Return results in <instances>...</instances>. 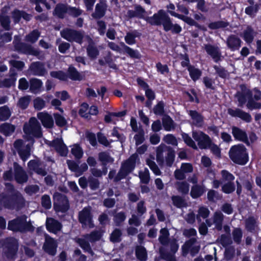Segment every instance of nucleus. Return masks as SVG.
I'll list each match as a JSON object with an SVG mask.
<instances>
[{
	"label": "nucleus",
	"instance_id": "58836bf2",
	"mask_svg": "<svg viewBox=\"0 0 261 261\" xmlns=\"http://www.w3.org/2000/svg\"><path fill=\"white\" fill-rule=\"evenodd\" d=\"M141 36V33L136 30L128 32L125 37L126 43L129 45H133L136 43L135 38Z\"/></svg>",
	"mask_w": 261,
	"mask_h": 261
},
{
	"label": "nucleus",
	"instance_id": "a18cd8bd",
	"mask_svg": "<svg viewBox=\"0 0 261 261\" xmlns=\"http://www.w3.org/2000/svg\"><path fill=\"white\" fill-rule=\"evenodd\" d=\"M169 232L167 228H164L161 229L160 230V236L159 238L161 244L164 246L167 245L169 242Z\"/></svg>",
	"mask_w": 261,
	"mask_h": 261
},
{
	"label": "nucleus",
	"instance_id": "a19ab883",
	"mask_svg": "<svg viewBox=\"0 0 261 261\" xmlns=\"http://www.w3.org/2000/svg\"><path fill=\"white\" fill-rule=\"evenodd\" d=\"M68 6L64 4H58L55 9L54 14L59 18H63L68 13Z\"/></svg>",
	"mask_w": 261,
	"mask_h": 261
},
{
	"label": "nucleus",
	"instance_id": "603ef678",
	"mask_svg": "<svg viewBox=\"0 0 261 261\" xmlns=\"http://www.w3.org/2000/svg\"><path fill=\"white\" fill-rule=\"evenodd\" d=\"M137 258L141 261H145L147 259V252L145 248L142 246H137L136 249Z\"/></svg>",
	"mask_w": 261,
	"mask_h": 261
},
{
	"label": "nucleus",
	"instance_id": "412c9836",
	"mask_svg": "<svg viewBox=\"0 0 261 261\" xmlns=\"http://www.w3.org/2000/svg\"><path fill=\"white\" fill-rule=\"evenodd\" d=\"M28 167L30 170L34 171L38 175L45 176L46 171L45 170L42 163L38 160H31L28 164Z\"/></svg>",
	"mask_w": 261,
	"mask_h": 261
},
{
	"label": "nucleus",
	"instance_id": "9b49d317",
	"mask_svg": "<svg viewBox=\"0 0 261 261\" xmlns=\"http://www.w3.org/2000/svg\"><path fill=\"white\" fill-rule=\"evenodd\" d=\"M91 211V208L88 206L85 207L79 213V219L83 227L92 228L94 227Z\"/></svg>",
	"mask_w": 261,
	"mask_h": 261
},
{
	"label": "nucleus",
	"instance_id": "9d476101",
	"mask_svg": "<svg viewBox=\"0 0 261 261\" xmlns=\"http://www.w3.org/2000/svg\"><path fill=\"white\" fill-rule=\"evenodd\" d=\"M54 208L57 212H65L69 208L67 197L61 194L56 193L54 196Z\"/></svg>",
	"mask_w": 261,
	"mask_h": 261
},
{
	"label": "nucleus",
	"instance_id": "6e6552de",
	"mask_svg": "<svg viewBox=\"0 0 261 261\" xmlns=\"http://www.w3.org/2000/svg\"><path fill=\"white\" fill-rule=\"evenodd\" d=\"M101 236V231H94L90 234H86L81 238L75 239V241L85 251L91 253L92 252L91 248L88 241L93 242L98 241Z\"/></svg>",
	"mask_w": 261,
	"mask_h": 261
},
{
	"label": "nucleus",
	"instance_id": "cd10ccee",
	"mask_svg": "<svg viewBox=\"0 0 261 261\" xmlns=\"http://www.w3.org/2000/svg\"><path fill=\"white\" fill-rule=\"evenodd\" d=\"M241 42V39L235 35L229 36L226 41L227 45L231 51L238 50Z\"/></svg>",
	"mask_w": 261,
	"mask_h": 261
},
{
	"label": "nucleus",
	"instance_id": "c85d7f7f",
	"mask_svg": "<svg viewBox=\"0 0 261 261\" xmlns=\"http://www.w3.org/2000/svg\"><path fill=\"white\" fill-rule=\"evenodd\" d=\"M47 229L53 233H57L62 227L61 224L53 218H47L46 222Z\"/></svg>",
	"mask_w": 261,
	"mask_h": 261
},
{
	"label": "nucleus",
	"instance_id": "0eeeda50",
	"mask_svg": "<svg viewBox=\"0 0 261 261\" xmlns=\"http://www.w3.org/2000/svg\"><path fill=\"white\" fill-rule=\"evenodd\" d=\"M139 160L137 154L132 155L127 160L124 162L117 175L115 177V181H119L125 178L135 169L136 163Z\"/></svg>",
	"mask_w": 261,
	"mask_h": 261
},
{
	"label": "nucleus",
	"instance_id": "393cba45",
	"mask_svg": "<svg viewBox=\"0 0 261 261\" xmlns=\"http://www.w3.org/2000/svg\"><path fill=\"white\" fill-rule=\"evenodd\" d=\"M51 145L62 156H66L68 153V149L61 139H56L52 142Z\"/></svg>",
	"mask_w": 261,
	"mask_h": 261
},
{
	"label": "nucleus",
	"instance_id": "c9c22d12",
	"mask_svg": "<svg viewBox=\"0 0 261 261\" xmlns=\"http://www.w3.org/2000/svg\"><path fill=\"white\" fill-rule=\"evenodd\" d=\"M107 9L105 4L100 3L96 5L95 12L92 14L94 18H100L104 16Z\"/></svg>",
	"mask_w": 261,
	"mask_h": 261
},
{
	"label": "nucleus",
	"instance_id": "13d9d810",
	"mask_svg": "<svg viewBox=\"0 0 261 261\" xmlns=\"http://www.w3.org/2000/svg\"><path fill=\"white\" fill-rule=\"evenodd\" d=\"M163 125L164 129L167 131H170L174 128L173 121L169 117L163 119Z\"/></svg>",
	"mask_w": 261,
	"mask_h": 261
},
{
	"label": "nucleus",
	"instance_id": "1a4fd4ad",
	"mask_svg": "<svg viewBox=\"0 0 261 261\" xmlns=\"http://www.w3.org/2000/svg\"><path fill=\"white\" fill-rule=\"evenodd\" d=\"M166 151H167V155L166 157V165L168 166H171L174 161V152L171 148L167 147L164 144H161L156 149V161L160 165H162L164 163L163 152Z\"/></svg>",
	"mask_w": 261,
	"mask_h": 261
},
{
	"label": "nucleus",
	"instance_id": "5701e85b",
	"mask_svg": "<svg viewBox=\"0 0 261 261\" xmlns=\"http://www.w3.org/2000/svg\"><path fill=\"white\" fill-rule=\"evenodd\" d=\"M14 177L16 181L22 184L27 182L28 175L23 169L16 163H14Z\"/></svg>",
	"mask_w": 261,
	"mask_h": 261
},
{
	"label": "nucleus",
	"instance_id": "72a5a7b5",
	"mask_svg": "<svg viewBox=\"0 0 261 261\" xmlns=\"http://www.w3.org/2000/svg\"><path fill=\"white\" fill-rule=\"evenodd\" d=\"M86 38L89 40V44L87 47V55L90 59H95L99 55V50L96 46L93 44L92 39L88 36H87Z\"/></svg>",
	"mask_w": 261,
	"mask_h": 261
},
{
	"label": "nucleus",
	"instance_id": "e433bc0d",
	"mask_svg": "<svg viewBox=\"0 0 261 261\" xmlns=\"http://www.w3.org/2000/svg\"><path fill=\"white\" fill-rule=\"evenodd\" d=\"M15 129V126L8 123H4L0 125V133L5 136L11 135Z\"/></svg>",
	"mask_w": 261,
	"mask_h": 261
},
{
	"label": "nucleus",
	"instance_id": "a878e982",
	"mask_svg": "<svg viewBox=\"0 0 261 261\" xmlns=\"http://www.w3.org/2000/svg\"><path fill=\"white\" fill-rule=\"evenodd\" d=\"M43 248L45 252L54 255L56 252L57 244L53 239L46 235Z\"/></svg>",
	"mask_w": 261,
	"mask_h": 261
},
{
	"label": "nucleus",
	"instance_id": "4be33fe9",
	"mask_svg": "<svg viewBox=\"0 0 261 261\" xmlns=\"http://www.w3.org/2000/svg\"><path fill=\"white\" fill-rule=\"evenodd\" d=\"M38 119L41 122L44 127L51 128L54 126V119L51 115L46 112H39L37 114Z\"/></svg>",
	"mask_w": 261,
	"mask_h": 261
},
{
	"label": "nucleus",
	"instance_id": "39448f33",
	"mask_svg": "<svg viewBox=\"0 0 261 261\" xmlns=\"http://www.w3.org/2000/svg\"><path fill=\"white\" fill-rule=\"evenodd\" d=\"M229 155L231 160L238 164L245 165L248 161V154L246 148L243 145L232 146Z\"/></svg>",
	"mask_w": 261,
	"mask_h": 261
},
{
	"label": "nucleus",
	"instance_id": "864d4df0",
	"mask_svg": "<svg viewBox=\"0 0 261 261\" xmlns=\"http://www.w3.org/2000/svg\"><path fill=\"white\" fill-rule=\"evenodd\" d=\"M71 152L72 154L76 159H80L83 155V149L77 144H74L72 146Z\"/></svg>",
	"mask_w": 261,
	"mask_h": 261
},
{
	"label": "nucleus",
	"instance_id": "a211bd4d",
	"mask_svg": "<svg viewBox=\"0 0 261 261\" xmlns=\"http://www.w3.org/2000/svg\"><path fill=\"white\" fill-rule=\"evenodd\" d=\"M227 113L231 116L239 118L246 122H250L252 119L251 116L249 113L239 108H229Z\"/></svg>",
	"mask_w": 261,
	"mask_h": 261
},
{
	"label": "nucleus",
	"instance_id": "49530a36",
	"mask_svg": "<svg viewBox=\"0 0 261 261\" xmlns=\"http://www.w3.org/2000/svg\"><path fill=\"white\" fill-rule=\"evenodd\" d=\"M42 86V82L41 80L33 79L30 81V90L34 93L39 92Z\"/></svg>",
	"mask_w": 261,
	"mask_h": 261
},
{
	"label": "nucleus",
	"instance_id": "4468645a",
	"mask_svg": "<svg viewBox=\"0 0 261 261\" xmlns=\"http://www.w3.org/2000/svg\"><path fill=\"white\" fill-rule=\"evenodd\" d=\"M17 38V37H15L13 42L16 50L27 55H32L34 56L38 55L39 52L37 50L34 48L31 45L18 42Z\"/></svg>",
	"mask_w": 261,
	"mask_h": 261
},
{
	"label": "nucleus",
	"instance_id": "f3484780",
	"mask_svg": "<svg viewBox=\"0 0 261 261\" xmlns=\"http://www.w3.org/2000/svg\"><path fill=\"white\" fill-rule=\"evenodd\" d=\"M223 217V215L221 212L217 211L211 219L206 220V224L209 227L214 224L216 229L221 230L222 229Z\"/></svg>",
	"mask_w": 261,
	"mask_h": 261
},
{
	"label": "nucleus",
	"instance_id": "8fccbe9b",
	"mask_svg": "<svg viewBox=\"0 0 261 261\" xmlns=\"http://www.w3.org/2000/svg\"><path fill=\"white\" fill-rule=\"evenodd\" d=\"M175 187L182 194H187L189 191V185L187 181H177L175 184Z\"/></svg>",
	"mask_w": 261,
	"mask_h": 261
},
{
	"label": "nucleus",
	"instance_id": "4d7b16f0",
	"mask_svg": "<svg viewBox=\"0 0 261 261\" xmlns=\"http://www.w3.org/2000/svg\"><path fill=\"white\" fill-rule=\"evenodd\" d=\"M122 46L124 47L125 52L132 58L138 59L140 55L137 50H134L125 45L123 42L121 43Z\"/></svg>",
	"mask_w": 261,
	"mask_h": 261
},
{
	"label": "nucleus",
	"instance_id": "bf43d9fd",
	"mask_svg": "<svg viewBox=\"0 0 261 261\" xmlns=\"http://www.w3.org/2000/svg\"><path fill=\"white\" fill-rule=\"evenodd\" d=\"M228 25V23L224 21H218L211 22L208 24V27L211 29L215 30L220 28H224Z\"/></svg>",
	"mask_w": 261,
	"mask_h": 261
},
{
	"label": "nucleus",
	"instance_id": "052dcab7",
	"mask_svg": "<svg viewBox=\"0 0 261 261\" xmlns=\"http://www.w3.org/2000/svg\"><path fill=\"white\" fill-rule=\"evenodd\" d=\"M259 9V5L257 4L254 6H250L246 8L245 13L250 16L253 17L255 16Z\"/></svg>",
	"mask_w": 261,
	"mask_h": 261
},
{
	"label": "nucleus",
	"instance_id": "423d86ee",
	"mask_svg": "<svg viewBox=\"0 0 261 261\" xmlns=\"http://www.w3.org/2000/svg\"><path fill=\"white\" fill-rule=\"evenodd\" d=\"M8 229L13 231L25 232L27 231H33L34 227L27 220V217L22 216L10 221L8 224Z\"/></svg>",
	"mask_w": 261,
	"mask_h": 261
},
{
	"label": "nucleus",
	"instance_id": "7ed1b4c3",
	"mask_svg": "<svg viewBox=\"0 0 261 261\" xmlns=\"http://www.w3.org/2000/svg\"><path fill=\"white\" fill-rule=\"evenodd\" d=\"M41 127L39 122L35 117L30 118L29 123L24 125L23 131L25 134L24 138L28 141H31L33 143V137L40 138L42 136Z\"/></svg>",
	"mask_w": 261,
	"mask_h": 261
},
{
	"label": "nucleus",
	"instance_id": "6ab92c4d",
	"mask_svg": "<svg viewBox=\"0 0 261 261\" xmlns=\"http://www.w3.org/2000/svg\"><path fill=\"white\" fill-rule=\"evenodd\" d=\"M227 113L231 116L239 118L246 122H250L252 119L251 116L249 113L239 108H229Z\"/></svg>",
	"mask_w": 261,
	"mask_h": 261
},
{
	"label": "nucleus",
	"instance_id": "774afa93",
	"mask_svg": "<svg viewBox=\"0 0 261 261\" xmlns=\"http://www.w3.org/2000/svg\"><path fill=\"white\" fill-rule=\"evenodd\" d=\"M105 60L106 63L111 68L114 69H117V66L114 63V61L112 57V54L109 51L107 55L105 57Z\"/></svg>",
	"mask_w": 261,
	"mask_h": 261
},
{
	"label": "nucleus",
	"instance_id": "f8f14e48",
	"mask_svg": "<svg viewBox=\"0 0 261 261\" xmlns=\"http://www.w3.org/2000/svg\"><path fill=\"white\" fill-rule=\"evenodd\" d=\"M62 37L69 41H75L81 44L84 38V34L82 32L66 29L61 32Z\"/></svg>",
	"mask_w": 261,
	"mask_h": 261
},
{
	"label": "nucleus",
	"instance_id": "4c0bfd02",
	"mask_svg": "<svg viewBox=\"0 0 261 261\" xmlns=\"http://www.w3.org/2000/svg\"><path fill=\"white\" fill-rule=\"evenodd\" d=\"M205 191L204 186L196 185L192 187L190 194L192 198H197L201 196Z\"/></svg>",
	"mask_w": 261,
	"mask_h": 261
},
{
	"label": "nucleus",
	"instance_id": "6e6d98bb",
	"mask_svg": "<svg viewBox=\"0 0 261 261\" xmlns=\"http://www.w3.org/2000/svg\"><path fill=\"white\" fill-rule=\"evenodd\" d=\"M141 181L144 184H147L149 181V172L148 169L145 168L143 170L140 171L139 173Z\"/></svg>",
	"mask_w": 261,
	"mask_h": 261
},
{
	"label": "nucleus",
	"instance_id": "f03ea898",
	"mask_svg": "<svg viewBox=\"0 0 261 261\" xmlns=\"http://www.w3.org/2000/svg\"><path fill=\"white\" fill-rule=\"evenodd\" d=\"M147 21L152 25H162L164 30L166 31H171L172 33L178 34L181 30V27L178 24H173L170 18L167 13L163 10H160L158 13L150 17H148Z\"/></svg>",
	"mask_w": 261,
	"mask_h": 261
},
{
	"label": "nucleus",
	"instance_id": "ea45409f",
	"mask_svg": "<svg viewBox=\"0 0 261 261\" xmlns=\"http://www.w3.org/2000/svg\"><path fill=\"white\" fill-rule=\"evenodd\" d=\"M188 70L189 72V75L191 78L194 81L198 80L201 76V71L199 69L196 68L193 65L189 66Z\"/></svg>",
	"mask_w": 261,
	"mask_h": 261
},
{
	"label": "nucleus",
	"instance_id": "09e8293b",
	"mask_svg": "<svg viewBox=\"0 0 261 261\" xmlns=\"http://www.w3.org/2000/svg\"><path fill=\"white\" fill-rule=\"evenodd\" d=\"M12 17L14 19V20L15 22H17L19 21L20 18L22 17L26 20H29L30 19V15L27 14L22 11H20L18 10H15L13 11L12 13Z\"/></svg>",
	"mask_w": 261,
	"mask_h": 261
},
{
	"label": "nucleus",
	"instance_id": "0e129e2a",
	"mask_svg": "<svg viewBox=\"0 0 261 261\" xmlns=\"http://www.w3.org/2000/svg\"><path fill=\"white\" fill-rule=\"evenodd\" d=\"M146 164L155 175H159L161 174V172L159 168L152 160L147 159Z\"/></svg>",
	"mask_w": 261,
	"mask_h": 261
},
{
	"label": "nucleus",
	"instance_id": "de8ad7c7",
	"mask_svg": "<svg viewBox=\"0 0 261 261\" xmlns=\"http://www.w3.org/2000/svg\"><path fill=\"white\" fill-rule=\"evenodd\" d=\"M171 15L178 18L190 25H196L197 23L191 17L179 14L175 12H172Z\"/></svg>",
	"mask_w": 261,
	"mask_h": 261
},
{
	"label": "nucleus",
	"instance_id": "5fc2aeb1",
	"mask_svg": "<svg viewBox=\"0 0 261 261\" xmlns=\"http://www.w3.org/2000/svg\"><path fill=\"white\" fill-rule=\"evenodd\" d=\"M11 115L9 109L6 106L0 108V121L7 120Z\"/></svg>",
	"mask_w": 261,
	"mask_h": 261
},
{
	"label": "nucleus",
	"instance_id": "3c124183",
	"mask_svg": "<svg viewBox=\"0 0 261 261\" xmlns=\"http://www.w3.org/2000/svg\"><path fill=\"white\" fill-rule=\"evenodd\" d=\"M68 71L69 77L71 80L81 81L83 79V76L74 67H69Z\"/></svg>",
	"mask_w": 261,
	"mask_h": 261
},
{
	"label": "nucleus",
	"instance_id": "c03bdc74",
	"mask_svg": "<svg viewBox=\"0 0 261 261\" xmlns=\"http://www.w3.org/2000/svg\"><path fill=\"white\" fill-rule=\"evenodd\" d=\"M246 228L247 230L253 232H255L257 229V224L256 219L253 217H249L245 222Z\"/></svg>",
	"mask_w": 261,
	"mask_h": 261
},
{
	"label": "nucleus",
	"instance_id": "338daca9",
	"mask_svg": "<svg viewBox=\"0 0 261 261\" xmlns=\"http://www.w3.org/2000/svg\"><path fill=\"white\" fill-rule=\"evenodd\" d=\"M173 204L177 207H182L186 206L185 200L179 196H173L172 197Z\"/></svg>",
	"mask_w": 261,
	"mask_h": 261
},
{
	"label": "nucleus",
	"instance_id": "f704fd0d",
	"mask_svg": "<svg viewBox=\"0 0 261 261\" xmlns=\"http://www.w3.org/2000/svg\"><path fill=\"white\" fill-rule=\"evenodd\" d=\"M10 77L0 80V88H8L13 85L16 80V74L11 69L10 71Z\"/></svg>",
	"mask_w": 261,
	"mask_h": 261
},
{
	"label": "nucleus",
	"instance_id": "aec40b11",
	"mask_svg": "<svg viewBox=\"0 0 261 261\" xmlns=\"http://www.w3.org/2000/svg\"><path fill=\"white\" fill-rule=\"evenodd\" d=\"M196 241L195 238H192L184 244L182 246V251L184 255H186L189 252L193 255L195 253L198 252L199 249V247L194 245Z\"/></svg>",
	"mask_w": 261,
	"mask_h": 261
},
{
	"label": "nucleus",
	"instance_id": "2eb2a0df",
	"mask_svg": "<svg viewBox=\"0 0 261 261\" xmlns=\"http://www.w3.org/2000/svg\"><path fill=\"white\" fill-rule=\"evenodd\" d=\"M192 136L195 140L198 142L199 148L205 149L210 145L211 140L209 137L202 132L193 131Z\"/></svg>",
	"mask_w": 261,
	"mask_h": 261
},
{
	"label": "nucleus",
	"instance_id": "79ce46f5",
	"mask_svg": "<svg viewBox=\"0 0 261 261\" xmlns=\"http://www.w3.org/2000/svg\"><path fill=\"white\" fill-rule=\"evenodd\" d=\"M209 210L205 206H200L199 207L197 214L196 215V219L199 222H201L202 220L205 219L210 215Z\"/></svg>",
	"mask_w": 261,
	"mask_h": 261
},
{
	"label": "nucleus",
	"instance_id": "b1692460",
	"mask_svg": "<svg viewBox=\"0 0 261 261\" xmlns=\"http://www.w3.org/2000/svg\"><path fill=\"white\" fill-rule=\"evenodd\" d=\"M6 243L8 248L7 256L8 258H13L18 250V242L15 239L10 238L7 240Z\"/></svg>",
	"mask_w": 261,
	"mask_h": 261
},
{
	"label": "nucleus",
	"instance_id": "37998d69",
	"mask_svg": "<svg viewBox=\"0 0 261 261\" xmlns=\"http://www.w3.org/2000/svg\"><path fill=\"white\" fill-rule=\"evenodd\" d=\"M9 9L8 7H5L2 10V14L0 16V21L2 27L6 30H8L10 28V18L5 15V13Z\"/></svg>",
	"mask_w": 261,
	"mask_h": 261
},
{
	"label": "nucleus",
	"instance_id": "473e14b6",
	"mask_svg": "<svg viewBox=\"0 0 261 261\" xmlns=\"http://www.w3.org/2000/svg\"><path fill=\"white\" fill-rule=\"evenodd\" d=\"M189 114L192 120V124L197 127H201L203 124L202 116L196 111H190Z\"/></svg>",
	"mask_w": 261,
	"mask_h": 261
},
{
	"label": "nucleus",
	"instance_id": "20e7f679",
	"mask_svg": "<svg viewBox=\"0 0 261 261\" xmlns=\"http://www.w3.org/2000/svg\"><path fill=\"white\" fill-rule=\"evenodd\" d=\"M236 97L239 101V107H242L247 100V107L249 109H257L261 107V103L253 100L251 91L244 86H241V91L237 92Z\"/></svg>",
	"mask_w": 261,
	"mask_h": 261
},
{
	"label": "nucleus",
	"instance_id": "680f3d73",
	"mask_svg": "<svg viewBox=\"0 0 261 261\" xmlns=\"http://www.w3.org/2000/svg\"><path fill=\"white\" fill-rule=\"evenodd\" d=\"M39 36L40 33L39 31L34 30L26 36L25 40L31 43H34L38 40Z\"/></svg>",
	"mask_w": 261,
	"mask_h": 261
},
{
	"label": "nucleus",
	"instance_id": "ddd939ff",
	"mask_svg": "<svg viewBox=\"0 0 261 261\" xmlns=\"http://www.w3.org/2000/svg\"><path fill=\"white\" fill-rule=\"evenodd\" d=\"M14 147L22 160L25 161L28 160L30 155V144L25 145L22 140H17L14 142Z\"/></svg>",
	"mask_w": 261,
	"mask_h": 261
},
{
	"label": "nucleus",
	"instance_id": "2f4dec72",
	"mask_svg": "<svg viewBox=\"0 0 261 261\" xmlns=\"http://www.w3.org/2000/svg\"><path fill=\"white\" fill-rule=\"evenodd\" d=\"M125 112L124 111L119 112L109 113L105 117V121L107 123L116 124L118 121V118L124 116Z\"/></svg>",
	"mask_w": 261,
	"mask_h": 261
},
{
	"label": "nucleus",
	"instance_id": "69168bd1",
	"mask_svg": "<svg viewBox=\"0 0 261 261\" xmlns=\"http://www.w3.org/2000/svg\"><path fill=\"white\" fill-rule=\"evenodd\" d=\"M99 160L104 165L107 163L113 162V159L106 152H100L98 155Z\"/></svg>",
	"mask_w": 261,
	"mask_h": 261
},
{
	"label": "nucleus",
	"instance_id": "e2e57ef3",
	"mask_svg": "<svg viewBox=\"0 0 261 261\" xmlns=\"http://www.w3.org/2000/svg\"><path fill=\"white\" fill-rule=\"evenodd\" d=\"M54 116L56 124L59 126H64L67 123L66 119L61 114L55 113Z\"/></svg>",
	"mask_w": 261,
	"mask_h": 261
},
{
	"label": "nucleus",
	"instance_id": "c756f323",
	"mask_svg": "<svg viewBox=\"0 0 261 261\" xmlns=\"http://www.w3.org/2000/svg\"><path fill=\"white\" fill-rule=\"evenodd\" d=\"M256 35V32L253 29L251 26L247 25L241 36L247 43H251Z\"/></svg>",
	"mask_w": 261,
	"mask_h": 261
},
{
	"label": "nucleus",
	"instance_id": "7c9ffc66",
	"mask_svg": "<svg viewBox=\"0 0 261 261\" xmlns=\"http://www.w3.org/2000/svg\"><path fill=\"white\" fill-rule=\"evenodd\" d=\"M232 134L234 138L239 141L248 143V140L246 132L236 126L232 128Z\"/></svg>",
	"mask_w": 261,
	"mask_h": 261
},
{
	"label": "nucleus",
	"instance_id": "bb28decb",
	"mask_svg": "<svg viewBox=\"0 0 261 261\" xmlns=\"http://www.w3.org/2000/svg\"><path fill=\"white\" fill-rule=\"evenodd\" d=\"M30 69L33 74L38 76H43L46 72L44 64L39 62L32 63Z\"/></svg>",
	"mask_w": 261,
	"mask_h": 261
},
{
	"label": "nucleus",
	"instance_id": "f257e3e1",
	"mask_svg": "<svg viewBox=\"0 0 261 261\" xmlns=\"http://www.w3.org/2000/svg\"><path fill=\"white\" fill-rule=\"evenodd\" d=\"M7 193H2L0 195V208L4 207L12 208L20 207L24 205V199L21 194L14 189L10 183L6 184Z\"/></svg>",
	"mask_w": 261,
	"mask_h": 261
},
{
	"label": "nucleus",
	"instance_id": "dca6fc26",
	"mask_svg": "<svg viewBox=\"0 0 261 261\" xmlns=\"http://www.w3.org/2000/svg\"><path fill=\"white\" fill-rule=\"evenodd\" d=\"M203 47L206 53L212 58L215 62H218L221 60V52L217 46L206 44H204Z\"/></svg>",
	"mask_w": 261,
	"mask_h": 261
}]
</instances>
